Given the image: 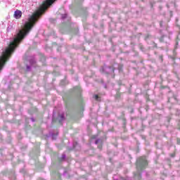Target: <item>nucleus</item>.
Masks as SVG:
<instances>
[{
    "mask_svg": "<svg viewBox=\"0 0 180 180\" xmlns=\"http://www.w3.org/2000/svg\"><path fill=\"white\" fill-rule=\"evenodd\" d=\"M148 162L146 157H141L136 161V168L138 171H143L147 167Z\"/></svg>",
    "mask_w": 180,
    "mask_h": 180,
    "instance_id": "f257e3e1",
    "label": "nucleus"
},
{
    "mask_svg": "<svg viewBox=\"0 0 180 180\" xmlns=\"http://www.w3.org/2000/svg\"><path fill=\"white\" fill-rule=\"evenodd\" d=\"M61 19L63 20V23H64L66 28L71 32V17L68 16L67 13L62 14Z\"/></svg>",
    "mask_w": 180,
    "mask_h": 180,
    "instance_id": "f03ea898",
    "label": "nucleus"
},
{
    "mask_svg": "<svg viewBox=\"0 0 180 180\" xmlns=\"http://www.w3.org/2000/svg\"><path fill=\"white\" fill-rule=\"evenodd\" d=\"M100 71L104 74H112L115 72V68L113 66H104L101 68Z\"/></svg>",
    "mask_w": 180,
    "mask_h": 180,
    "instance_id": "7ed1b4c3",
    "label": "nucleus"
},
{
    "mask_svg": "<svg viewBox=\"0 0 180 180\" xmlns=\"http://www.w3.org/2000/svg\"><path fill=\"white\" fill-rule=\"evenodd\" d=\"M14 18H15V19H20V18H22V11L19 10L15 11L14 13Z\"/></svg>",
    "mask_w": 180,
    "mask_h": 180,
    "instance_id": "20e7f679",
    "label": "nucleus"
},
{
    "mask_svg": "<svg viewBox=\"0 0 180 180\" xmlns=\"http://www.w3.org/2000/svg\"><path fill=\"white\" fill-rule=\"evenodd\" d=\"M64 114H58V120L59 123H63V120H64Z\"/></svg>",
    "mask_w": 180,
    "mask_h": 180,
    "instance_id": "39448f33",
    "label": "nucleus"
},
{
    "mask_svg": "<svg viewBox=\"0 0 180 180\" xmlns=\"http://www.w3.org/2000/svg\"><path fill=\"white\" fill-rule=\"evenodd\" d=\"M81 87L79 86H76L75 87V92H77V94H81Z\"/></svg>",
    "mask_w": 180,
    "mask_h": 180,
    "instance_id": "423d86ee",
    "label": "nucleus"
},
{
    "mask_svg": "<svg viewBox=\"0 0 180 180\" xmlns=\"http://www.w3.org/2000/svg\"><path fill=\"white\" fill-rule=\"evenodd\" d=\"M30 64H31L32 65H34V64H36V60H34V58L30 59Z\"/></svg>",
    "mask_w": 180,
    "mask_h": 180,
    "instance_id": "0eeeda50",
    "label": "nucleus"
},
{
    "mask_svg": "<svg viewBox=\"0 0 180 180\" xmlns=\"http://www.w3.org/2000/svg\"><path fill=\"white\" fill-rule=\"evenodd\" d=\"M65 160V154H63L61 158H59V161H64Z\"/></svg>",
    "mask_w": 180,
    "mask_h": 180,
    "instance_id": "6e6552de",
    "label": "nucleus"
},
{
    "mask_svg": "<svg viewBox=\"0 0 180 180\" xmlns=\"http://www.w3.org/2000/svg\"><path fill=\"white\" fill-rule=\"evenodd\" d=\"M94 98L96 99V101H101V98L98 95H94Z\"/></svg>",
    "mask_w": 180,
    "mask_h": 180,
    "instance_id": "1a4fd4ad",
    "label": "nucleus"
},
{
    "mask_svg": "<svg viewBox=\"0 0 180 180\" xmlns=\"http://www.w3.org/2000/svg\"><path fill=\"white\" fill-rule=\"evenodd\" d=\"M12 27H13V25H10L8 27H7V32H9V30H11L12 29Z\"/></svg>",
    "mask_w": 180,
    "mask_h": 180,
    "instance_id": "9d476101",
    "label": "nucleus"
},
{
    "mask_svg": "<svg viewBox=\"0 0 180 180\" xmlns=\"http://www.w3.org/2000/svg\"><path fill=\"white\" fill-rule=\"evenodd\" d=\"M52 139L53 140H56V139H57V134H52Z\"/></svg>",
    "mask_w": 180,
    "mask_h": 180,
    "instance_id": "9b49d317",
    "label": "nucleus"
},
{
    "mask_svg": "<svg viewBox=\"0 0 180 180\" xmlns=\"http://www.w3.org/2000/svg\"><path fill=\"white\" fill-rule=\"evenodd\" d=\"M123 66H122L121 65H120L119 66H118V70H119V72H120L121 71H122V68Z\"/></svg>",
    "mask_w": 180,
    "mask_h": 180,
    "instance_id": "f8f14e48",
    "label": "nucleus"
},
{
    "mask_svg": "<svg viewBox=\"0 0 180 180\" xmlns=\"http://www.w3.org/2000/svg\"><path fill=\"white\" fill-rule=\"evenodd\" d=\"M101 140L100 139H98L95 141V144H99V143H101Z\"/></svg>",
    "mask_w": 180,
    "mask_h": 180,
    "instance_id": "ddd939ff",
    "label": "nucleus"
},
{
    "mask_svg": "<svg viewBox=\"0 0 180 180\" xmlns=\"http://www.w3.org/2000/svg\"><path fill=\"white\" fill-rule=\"evenodd\" d=\"M97 137H98V136L94 135L91 136V139H97Z\"/></svg>",
    "mask_w": 180,
    "mask_h": 180,
    "instance_id": "4468645a",
    "label": "nucleus"
},
{
    "mask_svg": "<svg viewBox=\"0 0 180 180\" xmlns=\"http://www.w3.org/2000/svg\"><path fill=\"white\" fill-rule=\"evenodd\" d=\"M27 71H30V65H27Z\"/></svg>",
    "mask_w": 180,
    "mask_h": 180,
    "instance_id": "2eb2a0df",
    "label": "nucleus"
},
{
    "mask_svg": "<svg viewBox=\"0 0 180 180\" xmlns=\"http://www.w3.org/2000/svg\"><path fill=\"white\" fill-rule=\"evenodd\" d=\"M52 34H53V37H57V36L56 35V33L54 32H53Z\"/></svg>",
    "mask_w": 180,
    "mask_h": 180,
    "instance_id": "dca6fc26",
    "label": "nucleus"
},
{
    "mask_svg": "<svg viewBox=\"0 0 180 180\" xmlns=\"http://www.w3.org/2000/svg\"><path fill=\"white\" fill-rule=\"evenodd\" d=\"M60 84L64 85V81H61Z\"/></svg>",
    "mask_w": 180,
    "mask_h": 180,
    "instance_id": "f3484780",
    "label": "nucleus"
},
{
    "mask_svg": "<svg viewBox=\"0 0 180 180\" xmlns=\"http://www.w3.org/2000/svg\"><path fill=\"white\" fill-rule=\"evenodd\" d=\"M171 157H175V153L172 154Z\"/></svg>",
    "mask_w": 180,
    "mask_h": 180,
    "instance_id": "a211bd4d",
    "label": "nucleus"
},
{
    "mask_svg": "<svg viewBox=\"0 0 180 180\" xmlns=\"http://www.w3.org/2000/svg\"><path fill=\"white\" fill-rule=\"evenodd\" d=\"M98 148L101 150L102 148L101 146H98Z\"/></svg>",
    "mask_w": 180,
    "mask_h": 180,
    "instance_id": "6ab92c4d",
    "label": "nucleus"
},
{
    "mask_svg": "<svg viewBox=\"0 0 180 180\" xmlns=\"http://www.w3.org/2000/svg\"><path fill=\"white\" fill-rule=\"evenodd\" d=\"M31 120H32V122H34V119H33V118H31Z\"/></svg>",
    "mask_w": 180,
    "mask_h": 180,
    "instance_id": "aec40b11",
    "label": "nucleus"
},
{
    "mask_svg": "<svg viewBox=\"0 0 180 180\" xmlns=\"http://www.w3.org/2000/svg\"><path fill=\"white\" fill-rule=\"evenodd\" d=\"M168 102H171V98H169V99H168Z\"/></svg>",
    "mask_w": 180,
    "mask_h": 180,
    "instance_id": "412c9836",
    "label": "nucleus"
},
{
    "mask_svg": "<svg viewBox=\"0 0 180 180\" xmlns=\"http://www.w3.org/2000/svg\"><path fill=\"white\" fill-rule=\"evenodd\" d=\"M160 26H162V22H160Z\"/></svg>",
    "mask_w": 180,
    "mask_h": 180,
    "instance_id": "4be33fe9",
    "label": "nucleus"
},
{
    "mask_svg": "<svg viewBox=\"0 0 180 180\" xmlns=\"http://www.w3.org/2000/svg\"><path fill=\"white\" fill-rule=\"evenodd\" d=\"M39 180H44V179H39Z\"/></svg>",
    "mask_w": 180,
    "mask_h": 180,
    "instance_id": "5701e85b",
    "label": "nucleus"
},
{
    "mask_svg": "<svg viewBox=\"0 0 180 180\" xmlns=\"http://www.w3.org/2000/svg\"><path fill=\"white\" fill-rule=\"evenodd\" d=\"M52 121L54 122V118H53Z\"/></svg>",
    "mask_w": 180,
    "mask_h": 180,
    "instance_id": "b1692460",
    "label": "nucleus"
},
{
    "mask_svg": "<svg viewBox=\"0 0 180 180\" xmlns=\"http://www.w3.org/2000/svg\"><path fill=\"white\" fill-rule=\"evenodd\" d=\"M179 143H180V142H179V141H178V144H179Z\"/></svg>",
    "mask_w": 180,
    "mask_h": 180,
    "instance_id": "393cba45",
    "label": "nucleus"
}]
</instances>
